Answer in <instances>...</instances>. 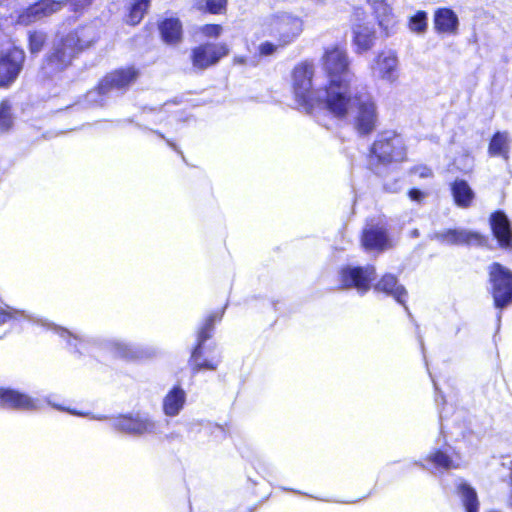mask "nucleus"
Wrapping results in <instances>:
<instances>
[{
  "label": "nucleus",
  "mask_w": 512,
  "mask_h": 512,
  "mask_svg": "<svg viewBox=\"0 0 512 512\" xmlns=\"http://www.w3.org/2000/svg\"><path fill=\"white\" fill-rule=\"evenodd\" d=\"M186 401L185 391L179 386L173 387L163 399V412L166 416H177L183 409Z\"/></svg>",
  "instance_id": "obj_26"
},
{
  "label": "nucleus",
  "mask_w": 512,
  "mask_h": 512,
  "mask_svg": "<svg viewBox=\"0 0 512 512\" xmlns=\"http://www.w3.org/2000/svg\"><path fill=\"white\" fill-rule=\"evenodd\" d=\"M375 276L376 272L373 266L347 265L338 271L337 281L341 288L354 289L358 294L364 295L370 290Z\"/></svg>",
  "instance_id": "obj_11"
},
{
  "label": "nucleus",
  "mask_w": 512,
  "mask_h": 512,
  "mask_svg": "<svg viewBox=\"0 0 512 512\" xmlns=\"http://www.w3.org/2000/svg\"><path fill=\"white\" fill-rule=\"evenodd\" d=\"M458 494L466 512H478L479 501L477 493L472 487L461 482L458 485Z\"/></svg>",
  "instance_id": "obj_31"
},
{
  "label": "nucleus",
  "mask_w": 512,
  "mask_h": 512,
  "mask_svg": "<svg viewBox=\"0 0 512 512\" xmlns=\"http://www.w3.org/2000/svg\"><path fill=\"white\" fill-rule=\"evenodd\" d=\"M138 71L134 67H127L115 70L105 76L99 83V86L87 94L90 102L102 103L98 100L104 94H108L112 90H122L130 86L136 81Z\"/></svg>",
  "instance_id": "obj_12"
},
{
  "label": "nucleus",
  "mask_w": 512,
  "mask_h": 512,
  "mask_svg": "<svg viewBox=\"0 0 512 512\" xmlns=\"http://www.w3.org/2000/svg\"><path fill=\"white\" fill-rule=\"evenodd\" d=\"M455 203L462 208L471 205L474 199V192L464 180H456L451 187Z\"/></svg>",
  "instance_id": "obj_30"
},
{
  "label": "nucleus",
  "mask_w": 512,
  "mask_h": 512,
  "mask_svg": "<svg viewBox=\"0 0 512 512\" xmlns=\"http://www.w3.org/2000/svg\"><path fill=\"white\" fill-rule=\"evenodd\" d=\"M384 188L389 191V192H397L400 190V185L398 183V181H396L395 183H393L392 185H390L388 182H386L384 184Z\"/></svg>",
  "instance_id": "obj_40"
},
{
  "label": "nucleus",
  "mask_w": 512,
  "mask_h": 512,
  "mask_svg": "<svg viewBox=\"0 0 512 512\" xmlns=\"http://www.w3.org/2000/svg\"><path fill=\"white\" fill-rule=\"evenodd\" d=\"M45 41V36L39 32H33L29 35V45L32 53H37L41 50Z\"/></svg>",
  "instance_id": "obj_37"
},
{
  "label": "nucleus",
  "mask_w": 512,
  "mask_h": 512,
  "mask_svg": "<svg viewBox=\"0 0 512 512\" xmlns=\"http://www.w3.org/2000/svg\"><path fill=\"white\" fill-rule=\"evenodd\" d=\"M163 40L168 44L178 43L182 38V25L177 18H167L159 25Z\"/></svg>",
  "instance_id": "obj_29"
},
{
  "label": "nucleus",
  "mask_w": 512,
  "mask_h": 512,
  "mask_svg": "<svg viewBox=\"0 0 512 512\" xmlns=\"http://www.w3.org/2000/svg\"><path fill=\"white\" fill-rule=\"evenodd\" d=\"M223 31H224L223 27L219 24H206V25L199 27V33L203 37L209 38V39L219 38L222 35Z\"/></svg>",
  "instance_id": "obj_36"
},
{
  "label": "nucleus",
  "mask_w": 512,
  "mask_h": 512,
  "mask_svg": "<svg viewBox=\"0 0 512 512\" xmlns=\"http://www.w3.org/2000/svg\"><path fill=\"white\" fill-rule=\"evenodd\" d=\"M227 0H197L195 7L198 10L208 11L211 14H222L226 11Z\"/></svg>",
  "instance_id": "obj_34"
},
{
  "label": "nucleus",
  "mask_w": 512,
  "mask_h": 512,
  "mask_svg": "<svg viewBox=\"0 0 512 512\" xmlns=\"http://www.w3.org/2000/svg\"><path fill=\"white\" fill-rule=\"evenodd\" d=\"M511 143L512 138L508 132H496L490 140L488 153L490 156L501 157L507 161L509 159Z\"/></svg>",
  "instance_id": "obj_27"
},
{
  "label": "nucleus",
  "mask_w": 512,
  "mask_h": 512,
  "mask_svg": "<svg viewBox=\"0 0 512 512\" xmlns=\"http://www.w3.org/2000/svg\"><path fill=\"white\" fill-rule=\"evenodd\" d=\"M27 320L29 322L38 324L49 330H52L55 334L67 341L69 347L73 348L76 352L85 353L88 352L87 346L90 344V339L83 338L78 334H74L71 331L63 327H59L47 320L38 318L24 310L14 309L10 306L0 308V325L15 321Z\"/></svg>",
  "instance_id": "obj_6"
},
{
  "label": "nucleus",
  "mask_w": 512,
  "mask_h": 512,
  "mask_svg": "<svg viewBox=\"0 0 512 512\" xmlns=\"http://www.w3.org/2000/svg\"><path fill=\"white\" fill-rule=\"evenodd\" d=\"M510 482H511L510 502L512 503V468H511V472H510Z\"/></svg>",
  "instance_id": "obj_43"
},
{
  "label": "nucleus",
  "mask_w": 512,
  "mask_h": 512,
  "mask_svg": "<svg viewBox=\"0 0 512 512\" xmlns=\"http://www.w3.org/2000/svg\"><path fill=\"white\" fill-rule=\"evenodd\" d=\"M91 1L92 0H39L23 10L19 14L17 21L22 25H30L60 11L68 2L77 10L88 6Z\"/></svg>",
  "instance_id": "obj_9"
},
{
  "label": "nucleus",
  "mask_w": 512,
  "mask_h": 512,
  "mask_svg": "<svg viewBox=\"0 0 512 512\" xmlns=\"http://www.w3.org/2000/svg\"><path fill=\"white\" fill-rule=\"evenodd\" d=\"M314 66L301 62L292 72V87L297 103L306 111L326 108V86L316 87L313 83Z\"/></svg>",
  "instance_id": "obj_4"
},
{
  "label": "nucleus",
  "mask_w": 512,
  "mask_h": 512,
  "mask_svg": "<svg viewBox=\"0 0 512 512\" xmlns=\"http://www.w3.org/2000/svg\"><path fill=\"white\" fill-rule=\"evenodd\" d=\"M363 246L367 250H382L388 245L386 231L383 227L366 228L362 236Z\"/></svg>",
  "instance_id": "obj_28"
},
{
  "label": "nucleus",
  "mask_w": 512,
  "mask_h": 512,
  "mask_svg": "<svg viewBox=\"0 0 512 512\" xmlns=\"http://www.w3.org/2000/svg\"><path fill=\"white\" fill-rule=\"evenodd\" d=\"M150 0H132L126 16V22L130 25H137L143 19L148 10Z\"/></svg>",
  "instance_id": "obj_32"
},
{
  "label": "nucleus",
  "mask_w": 512,
  "mask_h": 512,
  "mask_svg": "<svg viewBox=\"0 0 512 512\" xmlns=\"http://www.w3.org/2000/svg\"><path fill=\"white\" fill-rule=\"evenodd\" d=\"M375 291L383 292L392 296L397 302L404 304L407 292L405 288L400 285L396 277L392 274L384 275L374 286Z\"/></svg>",
  "instance_id": "obj_25"
},
{
  "label": "nucleus",
  "mask_w": 512,
  "mask_h": 512,
  "mask_svg": "<svg viewBox=\"0 0 512 512\" xmlns=\"http://www.w3.org/2000/svg\"><path fill=\"white\" fill-rule=\"evenodd\" d=\"M97 34L92 26H85L70 32L55 45L49 56L47 69L58 71L68 66L75 55L96 41Z\"/></svg>",
  "instance_id": "obj_5"
},
{
  "label": "nucleus",
  "mask_w": 512,
  "mask_h": 512,
  "mask_svg": "<svg viewBox=\"0 0 512 512\" xmlns=\"http://www.w3.org/2000/svg\"><path fill=\"white\" fill-rule=\"evenodd\" d=\"M406 159L404 139L397 133L387 131L381 133L371 148L370 164L375 166V172L381 174L379 165L399 163Z\"/></svg>",
  "instance_id": "obj_7"
},
{
  "label": "nucleus",
  "mask_w": 512,
  "mask_h": 512,
  "mask_svg": "<svg viewBox=\"0 0 512 512\" xmlns=\"http://www.w3.org/2000/svg\"><path fill=\"white\" fill-rule=\"evenodd\" d=\"M116 430L134 436L155 435L159 424L147 414L119 415L111 419Z\"/></svg>",
  "instance_id": "obj_13"
},
{
  "label": "nucleus",
  "mask_w": 512,
  "mask_h": 512,
  "mask_svg": "<svg viewBox=\"0 0 512 512\" xmlns=\"http://www.w3.org/2000/svg\"><path fill=\"white\" fill-rule=\"evenodd\" d=\"M304 26L302 17L286 11H277L263 16L255 31L258 39H265L257 47L259 55L272 56L289 46L300 37Z\"/></svg>",
  "instance_id": "obj_1"
},
{
  "label": "nucleus",
  "mask_w": 512,
  "mask_h": 512,
  "mask_svg": "<svg viewBox=\"0 0 512 512\" xmlns=\"http://www.w3.org/2000/svg\"><path fill=\"white\" fill-rule=\"evenodd\" d=\"M417 173L420 177H429L432 175L431 170L427 167L418 168Z\"/></svg>",
  "instance_id": "obj_41"
},
{
  "label": "nucleus",
  "mask_w": 512,
  "mask_h": 512,
  "mask_svg": "<svg viewBox=\"0 0 512 512\" xmlns=\"http://www.w3.org/2000/svg\"><path fill=\"white\" fill-rule=\"evenodd\" d=\"M436 238L446 244L462 245V244H480L482 238L478 233L463 230V229H450L438 233Z\"/></svg>",
  "instance_id": "obj_24"
},
{
  "label": "nucleus",
  "mask_w": 512,
  "mask_h": 512,
  "mask_svg": "<svg viewBox=\"0 0 512 512\" xmlns=\"http://www.w3.org/2000/svg\"><path fill=\"white\" fill-rule=\"evenodd\" d=\"M371 5L382 33L386 37L391 36L397 26V19L392 7L384 0H374Z\"/></svg>",
  "instance_id": "obj_20"
},
{
  "label": "nucleus",
  "mask_w": 512,
  "mask_h": 512,
  "mask_svg": "<svg viewBox=\"0 0 512 512\" xmlns=\"http://www.w3.org/2000/svg\"><path fill=\"white\" fill-rule=\"evenodd\" d=\"M0 404L9 408L37 410L41 408L40 401L25 394L10 389L0 388Z\"/></svg>",
  "instance_id": "obj_19"
},
{
  "label": "nucleus",
  "mask_w": 512,
  "mask_h": 512,
  "mask_svg": "<svg viewBox=\"0 0 512 512\" xmlns=\"http://www.w3.org/2000/svg\"><path fill=\"white\" fill-rule=\"evenodd\" d=\"M94 419H97V420H103L105 419L104 417H94Z\"/></svg>",
  "instance_id": "obj_44"
},
{
  "label": "nucleus",
  "mask_w": 512,
  "mask_h": 512,
  "mask_svg": "<svg viewBox=\"0 0 512 512\" xmlns=\"http://www.w3.org/2000/svg\"><path fill=\"white\" fill-rule=\"evenodd\" d=\"M349 101L343 113L329 111L338 118L350 117L354 129L361 135L372 133L378 124L379 114L376 102L367 92H354L352 88L345 95Z\"/></svg>",
  "instance_id": "obj_3"
},
{
  "label": "nucleus",
  "mask_w": 512,
  "mask_h": 512,
  "mask_svg": "<svg viewBox=\"0 0 512 512\" xmlns=\"http://www.w3.org/2000/svg\"><path fill=\"white\" fill-rule=\"evenodd\" d=\"M489 281L494 305L502 309L512 303V271L499 263L489 267Z\"/></svg>",
  "instance_id": "obj_10"
},
{
  "label": "nucleus",
  "mask_w": 512,
  "mask_h": 512,
  "mask_svg": "<svg viewBox=\"0 0 512 512\" xmlns=\"http://www.w3.org/2000/svg\"><path fill=\"white\" fill-rule=\"evenodd\" d=\"M49 404H50V405H52L53 407H55V408L59 409V410H66V411H68L69 413H71V414H73V415H78V416H88V414H86V413L78 412V411H75V410H69V409H66V408H64V407H62V406H60V405H57V404H55V403H52V402H50V401H49Z\"/></svg>",
  "instance_id": "obj_39"
},
{
  "label": "nucleus",
  "mask_w": 512,
  "mask_h": 512,
  "mask_svg": "<svg viewBox=\"0 0 512 512\" xmlns=\"http://www.w3.org/2000/svg\"><path fill=\"white\" fill-rule=\"evenodd\" d=\"M490 224L499 245L512 249V228L507 216L503 212L497 211L491 215Z\"/></svg>",
  "instance_id": "obj_22"
},
{
  "label": "nucleus",
  "mask_w": 512,
  "mask_h": 512,
  "mask_svg": "<svg viewBox=\"0 0 512 512\" xmlns=\"http://www.w3.org/2000/svg\"><path fill=\"white\" fill-rule=\"evenodd\" d=\"M104 345L115 356L125 359L138 360L149 358L154 355V352L151 350L139 349L120 340H110L105 342Z\"/></svg>",
  "instance_id": "obj_23"
},
{
  "label": "nucleus",
  "mask_w": 512,
  "mask_h": 512,
  "mask_svg": "<svg viewBox=\"0 0 512 512\" xmlns=\"http://www.w3.org/2000/svg\"><path fill=\"white\" fill-rule=\"evenodd\" d=\"M371 76L379 81L393 84L400 77V59L395 49L384 48L378 51L370 62Z\"/></svg>",
  "instance_id": "obj_8"
},
{
  "label": "nucleus",
  "mask_w": 512,
  "mask_h": 512,
  "mask_svg": "<svg viewBox=\"0 0 512 512\" xmlns=\"http://www.w3.org/2000/svg\"><path fill=\"white\" fill-rule=\"evenodd\" d=\"M426 461L441 470L459 469L463 466L460 454L449 446L431 451Z\"/></svg>",
  "instance_id": "obj_17"
},
{
  "label": "nucleus",
  "mask_w": 512,
  "mask_h": 512,
  "mask_svg": "<svg viewBox=\"0 0 512 512\" xmlns=\"http://www.w3.org/2000/svg\"><path fill=\"white\" fill-rule=\"evenodd\" d=\"M409 197L413 201H421L424 198V194L420 190L412 189L409 191Z\"/></svg>",
  "instance_id": "obj_38"
},
{
  "label": "nucleus",
  "mask_w": 512,
  "mask_h": 512,
  "mask_svg": "<svg viewBox=\"0 0 512 512\" xmlns=\"http://www.w3.org/2000/svg\"><path fill=\"white\" fill-rule=\"evenodd\" d=\"M376 42V30L372 23H356L352 28V43L356 53L371 50Z\"/></svg>",
  "instance_id": "obj_18"
},
{
  "label": "nucleus",
  "mask_w": 512,
  "mask_h": 512,
  "mask_svg": "<svg viewBox=\"0 0 512 512\" xmlns=\"http://www.w3.org/2000/svg\"><path fill=\"white\" fill-rule=\"evenodd\" d=\"M25 55L18 48L0 54V88H7L17 79L22 70Z\"/></svg>",
  "instance_id": "obj_15"
},
{
  "label": "nucleus",
  "mask_w": 512,
  "mask_h": 512,
  "mask_svg": "<svg viewBox=\"0 0 512 512\" xmlns=\"http://www.w3.org/2000/svg\"><path fill=\"white\" fill-rule=\"evenodd\" d=\"M321 61L328 77L325 92L327 110L343 113L349 101L345 95L352 88L354 78L349 69L348 54L340 45H329L325 48Z\"/></svg>",
  "instance_id": "obj_2"
},
{
  "label": "nucleus",
  "mask_w": 512,
  "mask_h": 512,
  "mask_svg": "<svg viewBox=\"0 0 512 512\" xmlns=\"http://www.w3.org/2000/svg\"><path fill=\"white\" fill-rule=\"evenodd\" d=\"M433 25L440 35L455 36L459 32L460 21L455 11L448 7H440L434 11Z\"/></svg>",
  "instance_id": "obj_16"
},
{
  "label": "nucleus",
  "mask_w": 512,
  "mask_h": 512,
  "mask_svg": "<svg viewBox=\"0 0 512 512\" xmlns=\"http://www.w3.org/2000/svg\"><path fill=\"white\" fill-rule=\"evenodd\" d=\"M230 53V47L225 42L205 43L192 51V64L195 68L206 69L217 64Z\"/></svg>",
  "instance_id": "obj_14"
},
{
  "label": "nucleus",
  "mask_w": 512,
  "mask_h": 512,
  "mask_svg": "<svg viewBox=\"0 0 512 512\" xmlns=\"http://www.w3.org/2000/svg\"><path fill=\"white\" fill-rule=\"evenodd\" d=\"M408 28L415 34H424L428 29V15L425 11H417L408 20Z\"/></svg>",
  "instance_id": "obj_33"
},
{
  "label": "nucleus",
  "mask_w": 512,
  "mask_h": 512,
  "mask_svg": "<svg viewBox=\"0 0 512 512\" xmlns=\"http://www.w3.org/2000/svg\"><path fill=\"white\" fill-rule=\"evenodd\" d=\"M13 126L11 104L7 100L0 103V133H5Z\"/></svg>",
  "instance_id": "obj_35"
},
{
  "label": "nucleus",
  "mask_w": 512,
  "mask_h": 512,
  "mask_svg": "<svg viewBox=\"0 0 512 512\" xmlns=\"http://www.w3.org/2000/svg\"><path fill=\"white\" fill-rule=\"evenodd\" d=\"M214 321H215V316L214 315L210 316L206 320L205 324L203 325V327L200 329V331L198 333L199 344L194 349L192 356H191L192 363L196 370H201V369L214 370L217 368V366L220 362L219 358H213L212 360H205V361H201V359H200L201 343L210 337V332L212 330Z\"/></svg>",
  "instance_id": "obj_21"
},
{
  "label": "nucleus",
  "mask_w": 512,
  "mask_h": 512,
  "mask_svg": "<svg viewBox=\"0 0 512 512\" xmlns=\"http://www.w3.org/2000/svg\"><path fill=\"white\" fill-rule=\"evenodd\" d=\"M235 64H244L246 62V58L243 56H237L233 59Z\"/></svg>",
  "instance_id": "obj_42"
}]
</instances>
